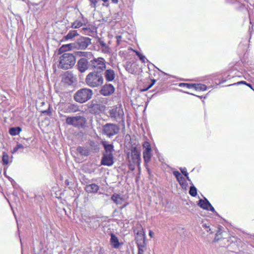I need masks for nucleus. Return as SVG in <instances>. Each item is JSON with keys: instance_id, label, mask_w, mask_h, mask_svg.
<instances>
[{"instance_id": "obj_1", "label": "nucleus", "mask_w": 254, "mask_h": 254, "mask_svg": "<svg viewBox=\"0 0 254 254\" xmlns=\"http://www.w3.org/2000/svg\"><path fill=\"white\" fill-rule=\"evenodd\" d=\"M59 61V68L68 69L71 68L75 64L76 59L73 54L65 53L60 57Z\"/></svg>"}, {"instance_id": "obj_2", "label": "nucleus", "mask_w": 254, "mask_h": 254, "mask_svg": "<svg viewBox=\"0 0 254 254\" xmlns=\"http://www.w3.org/2000/svg\"><path fill=\"white\" fill-rule=\"evenodd\" d=\"M85 81L88 86L92 87H97L103 84V77L100 72H96L94 70L88 74Z\"/></svg>"}, {"instance_id": "obj_3", "label": "nucleus", "mask_w": 254, "mask_h": 254, "mask_svg": "<svg viewBox=\"0 0 254 254\" xmlns=\"http://www.w3.org/2000/svg\"><path fill=\"white\" fill-rule=\"evenodd\" d=\"M92 96V91L88 88L78 90L74 95V99L78 103H83L89 100Z\"/></svg>"}, {"instance_id": "obj_4", "label": "nucleus", "mask_w": 254, "mask_h": 254, "mask_svg": "<svg viewBox=\"0 0 254 254\" xmlns=\"http://www.w3.org/2000/svg\"><path fill=\"white\" fill-rule=\"evenodd\" d=\"M120 130V128L116 124L107 123L102 127V133L110 138L117 134Z\"/></svg>"}, {"instance_id": "obj_5", "label": "nucleus", "mask_w": 254, "mask_h": 254, "mask_svg": "<svg viewBox=\"0 0 254 254\" xmlns=\"http://www.w3.org/2000/svg\"><path fill=\"white\" fill-rule=\"evenodd\" d=\"M90 66L96 72L101 73L106 68V62L103 58H93L90 62Z\"/></svg>"}, {"instance_id": "obj_6", "label": "nucleus", "mask_w": 254, "mask_h": 254, "mask_svg": "<svg viewBox=\"0 0 254 254\" xmlns=\"http://www.w3.org/2000/svg\"><path fill=\"white\" fill-rule=\"evenodd\" d=\"M109 116L111 118L114 119L115 121L118 122H123L124 121V113L123 108L119 107H114L109 111Z\"/></svg>"}, {"instance_id": "obj_7", "label": "nucleus", "mask_w": 254, "mask_h": 254, "mask_svg": "<svg viewBox=\"0 0 254 254\" xmlns=\"http://www.w3.org/2000/svg\"><path fill=\"white\" fill-rule=\"evenodd\" d=\"M86 122V119L82 116L68 117L66 119V123L76 127H83Z\"/></svg>"}, {"instance_id": "obj_8", "label": "nucleus", "mask_w": 254, "mask_h": 254, "mask_svg": "<svg viewBox=\"0 0 254 254\" xmlns=\"http://www.w3.org/2000/svg\"><path fill=\"white\" fill-rule=\"evenodd\" d=\"M104 106L96 101H92L89 105L88 109L92 114H98L104 110Z\"/></svg>"}, {"instance_id": "obj_9", "label": "nucleus", "mask_w": 254, "mask_h": 254, "mask_svg": "<svg viewBox=\"0 0 254 254\" xmlns=\"http://www.w3.org/2000/svg\"><path fill=\"white\" fill-rule=\"evenodd\" d=\"M91 44V39L86 37H81L75 43V47L80 50H85Z\"/></svg>"}, {"instance_id": "obj_10", "label": "nucleus", "mask_w": 254, "mask_h": 254, "mask_svg": "<svg viewBox=\"0 0 254 254\" xmlns=\"http://www.w3.org/2000/svg\"><path fill=\"white\" fill-rule=\"evenodd\" d=\"M131 162L134 165H136L140 168L141 163L140 151L136 147H132L131 150Z\"/></svg>"}, {"instance_id": "obj_11", "label": "nucleus", "mask_w": 254, "mask_h": 254, "mask_svg": "<svg viewBox=\"0 0 254 254\" xmlns=\"http://www.w3.org/2000/svg\"><path fill=\"white\" fill-rule=\"evenodd\" d=\"M76 79L75 76L71 71H67L63 75L62 81L67 85H71Z\"/></svg>"}, {"instance_id": "obj_12", "label": "nucleus", "mask_w": 254, "mask_h": 254, "mask_svg": "<svg viewBox=\"0 0 254 254\" xmlns=\"http://www.w3.org/2000/svg\"><path fill=\"white\" fill-rule=\"evenodd\" d=\"M77 66L78 70L80 72L83 73L88 69L90 66V63H88L85 58H82L78 61Z\"/></svg>"}, {"instance_id": "obj_13", "label": "nucleus", "mask_w": 254, "mask_h": 254, "mask_svg": "<svg viewBox=\"0 0 254 254\" xmlns=\"http://www.w3.org/2000/svg\"><path fill=\"white\" fill-rule=\"evenodd\" d=\"M115 91V88L111 84H106L100 91L101 94L105 96L112 94Z\"/></svg>"}, {"instance_id": "obj_14", "label": "nucleus", "mask_w": 254, "mask_h": 254, "mask_svg": "<svg viewBox=\"0 0 254 254\" xmlns=\"http://www.w3.org/2000/svg\"><path fill=\"white\" fill-rule=\"evenodd\" d=\"M197 205L203 209L210 210L213 212H215L214 207L206 198H204V200L200 199L198 201Z\"/></svg>"}, {"instance_id": "obj_15", "label": "nucleus", "mask_w": 254, "mask_h": 254, "mask_svg": "<svg viewBox=\"0 0 254 254\" xmlns=\"http://www.w3.org/2000/svg\"><path fill=\"white\" fill-rule=\"evenodd\" d=\"M113 163V154H103L101 162V165L111 166Z\"/></svg>"}, {"instance_id": "obj_16", "label": "nucleus", "mask_w": 254, "mask_h": 254, "mask_svg": "<svg viewBox=\"0 0 254 254\" xmlns=\"http://www.w3.org/2000/svg\"><path fill=\"white\" fill-rule=\"evenodd\" d=\"M136 244L138 250H143V248L145 247V245L144 234H139L138 233H137V237L136 238Z\"/></svg>"}, {"instance_id": "obj_17", "label": "nucleus", "mask_w": 254, "mask_h": 254, "mask_svg": "<svg viewBox=\"0 0 254 254\" xmlns=\"http://www.w3.org/2000/svg\"><path fill=\"white\" fill-rule=\"evenodd\" d=\"M101 144L105 151V153L103 154H113V152L114 151V147L112 144H109L106 141H102Z\"/></svg>"}, {"instance_id": "obj_18", "label": "nucleus", "mask_w": 254, "mask_h": 254, "mask_svg": "<svg viewBox=\"0 0 254 254\" xmlns=\"http://www.w3.org/2000/svg\"><path fill=\"white\" fill-rule=\"evenodd\" d=\"M99 189V186L95 184H91L85 187V190L87 193H96Z\"/></svg>"}, {"instance_id": "obj_19", "label": "nucleus", "mask_w": 254, "mask_h": 254, "mask_svg": "<svg viewBox=\"0 0 254 254\" xmlns=\"http://www.w3.org/2000/svg\"><path fill=\"white\" fill-rule=\"evenodd\" d=\"M104 76L106 81H112L115 78V71L111 69H107L105 72Z\"/></svg>"}, {"instance_id": "obj_20", "label": "nucleus", "mask_w": 254, "mask_h": 254, "mask_svg": "<svg viewBox=\"0 0 254 254\" xmlns=\"http://www.w3.org/2000/svg\"><path fill=\"white\" fill-rule=\"evenodd\" d=\"M79 111L78 106L75 104H68L65 108L66 113H75Z\"/></svg>"}, {"instance_id": "obj_21", "label": "nucleus", "mask_w": 254, "mask_h": 254, "mask_svg": "<svg viewBox=\"0 0 254 254\" xmlns=\"http://www.w3.org/2000/svg\"><path fill=\"white\" fill-rule=\"evenodd\" d=\"M110 243L114 248L118 249L120 246L118 237L114 234H111Z\"/></svg>"}, {"instance_id": "obj_22", "label": "nucleus", "mask_w": 254, "mask_h": 254, "mask_svg": "<svg viewBox=\"0 0 254 254\" xmlns=\"http://www.w3.org/2000/svg\"><path fill=\"white\" fill-rule=\"evenodd\" d=\"M111 199L117 205L121 204L124 201V199L119 194L114 193L111 196Z\"/></svg>"}, {"instance_id": "obj_23", "label": "nucleus", "mask_w": 254, "mask_h": 254, "mask_svg": "<svg viewBox=\"0 0 254 254\" xmlns=\"http://www.w3.org/2000/svg\"><path fill=\"white\" fill-rule=\"evenodd\" d=\"M79 35L78 33L77 32V30H70L68 33V34L64 36V38L65 40H71L75 36H77Z\"/></svg>"}, {"instance_id": "obj_24", "label": "nucleus", "mask_w": 254, "mask_h": 254, "mask_svg": "<svg viewBox=\"0 0 254 254\" xmlns=\"http://www.w3.org/2000/svg\"><path fill=\"white\" fill-rule=\"evenodd\" d=\"M29 144L28 143H18L13 148L12 153H14L19 149H23L28 147Z\"/></svg>"}, {"instance_id": "obj_25", "label": "nucleus", "mask_w": 254, "mask_h": 254, "mask_svg": "<svg viewBox=\"0 0 254 254\" xmlns=\"http://www.w3.org/2000/svg\"><path fill=\"white\" fill-rule=\"evenodd\" d=\"M77 151L81 156H87L89 154V150L85 147H81V146H78L77 148Z\"/></svg>"}, {"instance_id": "obj_26", "label": "nucleus", "mask_w": 254, "mask_h": 254, "mask_svg": "<svg viewBox=\"0 0 254 254\" xmlns=\"http://www.w3.org/2000/svg\"><path fill=\"white\" fill-rule=\"evenodd\" d=\"M21 131L20 127H11L9 130V132L11 135H16L18 134Z\"/></svg>"}, {"instance_id": "obj_27", "label": "nucleus", "mask_w": 254, "mask_h": 254, "mask_svg": "<svg viewBox=\"0 0 254 254\" xmlns=\"http://www.w3.org/2000/svg\"><path fill=\"white\" fill-rule=\"evenodd\" d=\"M143 154L144 162L146 163L149 162L151 157V151H143Z\"/></svg>"}, {"instance_id": "obj_28", "label": "nucleus", "mask_w": 254, "mask_h": 254, "mask_svg": "<svg viewBox=\"0 0 254 254\" xmlns=\"http://www.w3.org/2000/svg\"><path fill=\"white\" fill-rule=\"evenodd\" d=\"M193 88L195 89L196 90H199V91H205L207 89V87L205 85L203 84H195L194 86L193 87Z\"/></svg>"}, {"instance_id": "obj_29", "label": "nucleus", "mask_w": 254, "mask_h": 254, "mask_svg": "<svg viewBox=\"0 0 254 254\" xmlns=\"http://www.w3.org/2000/svg\"><path fill=\"white\" fill-rule=\"evenodd\" d=\"M73 48L72 44H69L67 45H63L60 49V52H63L66 50H69Z\"/></svg>"}, {"instance_id": "obj_30", "label": "nucleus", "mask_w": 254, "mask_h": 254, "mask_svg": "<svg viewBox=\"0 0 254 254\" xmlns=\"http://www.w3.org/2000/svg\"><path fill=\"white\" fill-rule=\"evenodd\" d=\"M83 25V23L79 20H76L71 25V27L73 28H78Z\"/></svg>"}, {"instance_id": "obj_31", "label": "nucleus", "mask_w": 254, "mask_h": 254, "mask_svg": "<svg viewBox=\"0 0 254 254\" xmlns=\"http://www.w3.org/2000/svg\"><path fill=\"white\" fill-rule=\"evenodd\" d=\"M2 161L3 165H7L9 163V156L6 153H3Z\"/></svg>"}, {"instance_id": "obj_32", "label": "nucleus", "mask_w": 254, "mask_h": 254, "mask_svg": "<svg viewBox=\"0 0 254 254\" xmlns=\"http://www.w3.org/2000/svg\"><path fill=\"white\" fill-rule=\"evenodd\" d=\"M189 193L192 196H195L197 195V190L194 186H192L190 187Z\"/></svg>"}, {"instance_id": "obj_33", "label": "nucleus", "mask_w": 254, "mask_h": 254, "mask_svg": "<svg viewBox=\"0 0 254 254\" xmlns=\"http://www.w3.org/2000/svg\"><path fill=\"white\" fill-rule=\"evenodd\" d=\"M194 83H180L179 84L180 87H186L187 88H193Z\"/></svg>"}, {"instance_id": "obj_34", "label": "nucleus", "mask_w": 254, "mask_h": 254, "mask_svg": "<svg viewBox=\"0 0 254 254\" xmlns=\"http://www.w3.org/2000/svg\"><path fill=\"white\" fill-rule=\"evenodd\" d=\"M81 56L84 57V58H87L88 59H90L91 58L93 57V55H92L91 52H81Z\"/></svg>"}, {"instance_id": "obj_35", "label": "nucleus", "mask_w": 254, "mask_h": 254, "mask_svg": "<svg viewBox=\"0 0 254 254\" xmlns=\"http://www.w3.org/2000/svg\"><path fill=\"white\" fill-rule=\"evenodd\" d=\"M143 148L144 149L145 151H151V148L149 142H145L143 144Z\"/></svg>"}, {"instance_id": "obj_36", "label": "nucleus", "mask_w": 254, "mask_h": 254, "mask_svg": "<svg viewBox=\"0 0 254 254\" xmlns=\"http://www.w3.org/2000/svg\"><path fill=\"white\" fill-rule=\"evenodd\" d=\"M202 227L205 229L207 232H210V233H213V232L211 231V230L210 228V226L208 224L203 223L202 225Z\"/></svg>"}, {"instance_id": "obj_37", "label": "nucleus", "mask_w": 254, "mask_h": 254, "mask_svg": "<svg viewBox=\"0 0 254 254\" xmlns=\"http://www.w3.org/2000/svg\"><path fill=\"white\" fill-rule=\"evenodd\" d=\"M89 1L90 2V5L91 7H93L94 8H95L96 7V4L97 3V0H89Z\"/></svg>"}, {"instance_id": "obj_38", "label": "nucleus", "mask_w": 254, "mask_h": 254, "mask_svg": "<svg viewBox=\"0 0 254 254\" xmlns=\"http://www.w3.org/2000/svg\"><path fill=\"white\" fill-rule=\"evenodd\" d=\"M178 181L181 185H182L185 182V178L182 175L177 179Z\"/></svg>"}, {"instance_id": "obj_39", "label": "nucleus", "mask_w": 254, "mask_h": 254, "mask_svg": "<svg viewBox=\"0 0 254 254\" xmlns=\"http://www.w3.org/2000/svg\"><path fill=\"white\" fill-rule=\"evenodd\" d=\"M81 31L83 34H86L87 33L90 32V29L89 28H82Z\"/></svg>"}, {"instance_id": "obj_40", "label": "nucleus", "mask_w": 254, "mask_h": 254, "mask_svg": "<svg viewBox=\"0 0 254 254\" xmlns=\"http://www.w3.org/2000/svg\"><path fill=\"white\" fill-rule=\"evenodd\" d=\"M139 60L143 63H145L146 62V61L148 62V61L146 59V58H145V57L144 56H143L142 55H141V56H140L139 57Z\"/></svg>"}, {"instance_id": "obj_41", "label": "nucleus", "mask_w": 254, "mask_h": 254, "mask_svg": "<svg viewBox=\"0 0 254 254\" xmlns=\"http://www.w3.org/2000/svg\"><path fill=\"white\" fill-rule=\"evenodd\" d=\"M180 170H181V171L182 173V174H183V175L186 177H188V172L187 171L186 168H184L181 169Z\"/></svg>"}, {"instance_id": "obj_42", "label": "nucleus", "mask_w": 254, "mask_h": 254, "mask_svg": "<svg viewBox=\"0 0 254 254\" xmlns=\"http://www.w3.org/2000/svg\"><path fill=\"white\" fill-rule=\"evenodd\" d=\"M98 43L102 48H103L104 47H106V45H107V44L100 39L98 40Z\"/></svg>"}, {"instance_id": "obj_43", "label": "nucleus", "mask_w": 254, "mask_h": 254, "mask_svg": "<svg viewBox=\"0 0 254 254\" xmlns=\"http://www.w3.org/2000/svg\"><path fill=\"white\" fill-rule=\"evenodd\" d=\"M103 51L105 53H109L110 48L108 46L106 45V47H104L102 48Z\"/></svg>"}, {"instance_id": "obj_44", "label": "nucleus", "mask_w": 254, "mask_h": 254, "mask_svg": "<svg viewBox=\"0 0 254 254\" xmlns=\"http://www.w3.org/2000/svg\"><path fill=\"white\" fill-rule=\"evenodd\" d=\"M135 165H134L132 162H131V161H129V169L132 171L134 170L135 169Z\"/></svg>"}, {"instance_id": "obj_45", "label": "nucleus", "mask_w": 254, "mask_h": 254, "mask_svg": "<svg viewBox=\"0 0 254 254\" xmlns=\"http://www.w3.org/2000/svg\"><path fill=\"white\" fill-rule=\"evenodd\" d=\"M173 174L176 177L177 179H178V178H179L181 176V175L180 173V172L179 171H174L173 172Z\"/></svg>"}, {"instance_id": "obj_46", "label": "nucleus", "mask_w": 254, "mask_h": 254, "mask_svg": "<svg viewBox=\"0 0 254 254\" xmlns=\"http://www.w3.org/2000/svg\"><path fill=\"white\" fill-rule=\"evenodd\" d=\"M155 81H156V80H155V79L153 80H152V83H151V84H150V85H149V86H148L147 88H145V89H143V90H142V91H146V90H147L148 89H149L150 88H151V87L153 86V85L155 83Z\"/></svg>"}, {"instance_id": "obj_47", "label": "nucleus", "mask_w": 254, "mask_h": 254, "mask_svg": "<svg viewBox=\"0 0 254 254\" xmlns=\"http://www.w3.org/2000/svg\"><path fill=\"white\" fill-rule=\"evenodd\" d=\"M122 37L121 36H116L117 45H120V41H121Z\"/></svg>"}, {"instance_id": "obj_48", "label": "nucleus", "mask_w": 254, "mask_h": 254, "mask_svg": "<svg viewBox=\"0 0 254 254\" xmlns=\"http://www.w3.org/2000/svg\"><path fill=\"white\" fill-rule=\"evenodd\" d=\"M247 83L246 81H239L237 83H235L233 84V85H239V84H241L246 85Z\"/></svg>"}, {"instance_id": "obj_49", "label": "nucleus", "mask_w": 254, "mask_h": 254, "mask_svg": "<svg viewBox=\"0 0 254 254\" xmlns=\"http://www.w3.org/2000/svg\"><path fill=\"white\" fill-rule=\"evenodd\" d=\"M7 167H5L4 168V172H3V174H4V175L6 178H7L9 180H10V179H11V178H10V177H9L8 176H7L6 175V169H7Z\"/></svg>"}, {"instance_id": "obj_50", "label": "nucleus", "mask_w": 254, "mask_h": 254, "mask_svg": "<svg viewBox=\"0 0 254 254\" xmlns=\"http://www.w3.org/2000/svg\"><path fill=\"white\" fill-rule=\"evenodd\" d=\"M143 250H138L137 254H143Z\"/></svg>"}, {"instance_id": "obj_51", "label": "nucleus", "mask_w": 254, "mask_h": 254, "mask_svg": "<svg viewBox=\"0 0 254 254\" xmlns=\"http://www.w3.org/2000/svg\"><path fill=\"white\" fill-rule=\"evenodd\" d=\"M134 52L135 53L136 55L138 57H139L140 56H141V54L139 52H138V51H134Z\"/></svg>"}, {"instance_id": "obj_52", "label": "nucleus", "mask_w": 254, "mask_h": 254, "mask_svg": "<svg viewBox=\"0 0 254 254\" xmlns=\"http://www.w3.org/2000/svg\"><path fill=\"white\" fill-rule=\"evenodd\" d=\"M42 113H46L47 115H48V114H49V113H50V112L49 110H45V111H43Z\"/></svg>"}, {"instance_id": "obj_53", "label": "nucleus", "mask_w": 254, "mask_h": 254, "mask_svg": "<svg viewBox=\"0 0 254 254\" xmlns=\"http://www.w3.org/2000/svg\"><path fill=\"white\" fill-rule=\"evenodd\" d=\"M149 236L151 237H153V233L152 231H151V230L149 231Z\"/></svg>"}, {"instance_id": "obj_54", "label": "nucleus", "mask_w": 254, "mask_h": 254, "mask_svg": "<svg viewBox=\"0 0 254 254\" xmlns=\"http://www.w3.org/2000/svg\"><path fill=\"white\" fill-rule=\"evenodd\" d=\"M246 85L248 86V87H250L251 89H252L253 90H254L253 89V87H252V85L249 83H247L246 84Z\"/></svg>"}, {"instance_id": "obj_55", "label": "nucleus", "mask_w": 254, "mask_h": 254, "mask_svg": "<svg viewBox=\"0 0 254 254\" xmlns=\"http://www.w3.org/2000/svg\"><path fill=\"white\" fill-rule=\"evenodd\" d=\"M126 68L127 70L128 71V72H130V69H129V67H128V65H126Z\"/></svg>"}, {"instance_id": "obj_56", "label": "nucleus", "mask_w": 254, "mask_h": 254, "mask_svg": "<svg viewBox=\"0 0 254 254\" xmlns=\"http://www.w3.org/2000/svg\"><path fill=\"white\" fill-rule=\"evenodd\" d=\"M65 183L67 185H69V182L68 181V180H66L65 181Z\"/></svg>"}, {"instance_id": "obj_57", "label": "nucleus", "mask_w": 254, "mask_h": 254, "mask_svg": "<svg viewBox=\"0 0 254 254\" xmlns=\"http://www.w3.org/2000/svg\"><path fill=\"white\" fill-rule=\"evenodd\" d=\"M187 179L189 181H190L189 176L188 175V177H186Z\"/></svg>"}]
</instances>
